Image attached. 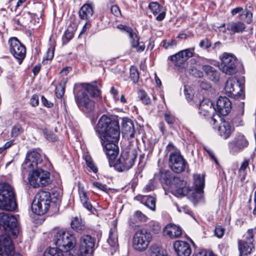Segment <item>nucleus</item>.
I'll return each instance as SVG.
<instances>
[{
  "label": "nucleus",
  "mask_w": 256,
  "mask_h": 256,
  "mask_svg": "<svg viewBox=\"0 0 256 256\" xmlns=\"http://www.w3.org/2000/svg\"><path fill=\"white\" fill-rule=\"evenodd\" d=\"M96 240L90 234L83 235L80 238L79 250L80 255L78 256H92L96 244Z\"/></svg>",
  "instance_id": "10"
},
{
  "label": "nucleus",
  "mask_w": 256,
  "mask_h": 256,
  "mask_svg": "<svg viewBox=\"0 0 256 256\" xmlns=\"http://www.w3.org/2000/svg\"><path fill=\"white\" fill-rule=\"evenodd\" d=\"M175 252L178 256H189L192 252L188 243L182 240H177L174 244Z\"/></svg>",
  "instance_id": "21"
},
{
  "label": "nucleus",
  "mask_w": 256,
  "mask_h": 256,
  "mask_svg": "<svg viewBox=\"0 0 256 256\" xmlns=\"http://www.w3.org/2000/svg\"><path fill=\"white\" fill-rule=\"evenodd\" d=\"M216 106L219 114L226 116L232 110V102L227 97L220 96L217 100Z\"/></svg>",
  "instance_id": "19"
},
{
  "label": "nucleus",
  "mask_w": 256,
  "mask_h": 256,
  "mask_svg": "<svg viewBox=\"0 0 256 256\" xmlns=\"http://www.w3.org/2000/svg\"><path fill=\"white\" fill-rule=\"evenodd\" d=\"M55 245L64 250L68 252L72 250L76 244L75 236L69 231H58L54 235L53 240Z\"/></svg>",
  "instance_id": "4"
},
{
  "label": "nucleus",
  "mask_w": 256,
  "mask_h": 256,
  "mask_svg": "<svg viewBox=\"0 0 256 256\" xmlns=\"http://www.w3.org/2000/svg\"><path fill=\"white\" fill-rule=\"evenodd\" d=\"M221 64L220 69L224 73L228 75L236 74L237 71L236 56L232 54L224 52L220 57Z\"/></svg>",
  "instance_id": "9"
},
{
  "label": "nucleus",
  "mask_w": 256,
  "mask_h": 256,
  "mask_svg": "<svg viewBox=\"0 0 256 256\" xmlns=\"http://www.w3.org/2000/svg\"><path fill=\"white\" fill-rule=\"evenodd\" d=\"M110 10L112 13L116 16L118 17L121 15L120 10L119 8L116 5L112 6Z\"/></svg>",
  "instance_id": "49"
},
{
  "label": "nucleus",
  "mask_w": 256,
  "mask_h": 256,
  "mask_svg": "<svg viewBox=\"0 0 256 256\" xmlns=\"http://www.w3.org/2000/svg\"><path fill=\"white\" fill-rule=\"evenodd\" d=\"M130 40V44L132 48L136 49V50L140 52H143L145 48V45L143 42H140V38L138 34L132 30L128 34Z\"/></svg>",
  "instance_id": "24"
},
{
  "label": "nucleus",
  "mask_w": 256,
  "mask_h": 256,
  "mask_svg": "<svg viewBox=\"0 0 256 256\" xmlns=\"http://www.w3.org/2000/svg\"><path fill=\"white\" fill-rule=\"evenodd\" d=\"M42 102L45 106L48 108L51 107L52 105V104L51 102H48L44 96H42Z\"/></svg>",
  "instance_id": "63"
},
{
  "label": "nucleus",
  "mask_w": 256,
  "mask_h": 256,
  "mask_svg": "<svg viewBox=\"0 0 256 256\" xmlns=\"http://www.w3.org/2000/svg\"><path fill=\"white\" fill-rule=\"evenodd\" d=\"M108 242L109 245L114 248L118 246V232L116 228V222H114V227L111 228L109 232V236L108 239Z\"/></svg>",
  "instance_id": "29"
},
{
  "label": "nucleus",
  "mask_w": 256,
  "mask_h": 256,
  "mask_svg": "<svg viewBox=\"0 0 256 256\" xmlns=\"http://www.w3.org/2000/svg\"><path fill=\"white\" fill-rule=\"evenodd\" d=\"M54 54V49H48L47 51L46 54L44 56L43 58V62L46 64V61L50 60L52 59Z\"/></svg>",
  "instance_id": "45"
},
{
  "label": "nucleus",
  "mask_w": 256,
  "mask_h": 256,
  "mask_svg": "<svg viewBox=\"0 0 256 256\" xmlns=\"http://www.w3.org/2000/svg\"><path fill=\"white\" fill-rule=\"evenodd\" d=\"M248 142L244 136L240 133L236 134L232 140L228 143L230 152L235 155L247 147Z\"/></svg>",
  "instance_id": "12"
},
{
  "label": "nucleus",
  "mask_w": 256,
  "mask_h": 256,
  "mask_svg": "<svg viewBox=\"0 0 256 256\" xmlns=\"http://www.w3.org/2000/svg\"><path fill=\"white\" fill-rule=\"evenodd\" d=\"M178 210L180 212H184L185 214H189L190 216H191L192 218H194V216L192 212L188 208L187 206H184L181 208H178Z\"/></svg>",
  "instance_id": "51"
},
{
  "label": "nucleus",
  "mask_w": 256,
  "mask_h": 256,
  "mask_svg": "<svg viewBox=\"0 0 256 256\" xmlns=\"http://www.w3.org/2000/svg\"><path fill=\"white\" fill-rule=\"evenodd\" d=\"M13 144V140L7 142L2 147H1V152L6 150L10 148Z\"/></svg>",
  "instance_id": "59"
},
{
  "label": "nucleus",
  "mask_w": 256,
  "mask_h": 256,
  "mask_svg": "<svg viewBox=\"0 0 256 256\" xmlns=\"http://www.w3.org/2000/svg\"><path fill=\"white\" fill-rule=\"evenodd\" d=\"M22 128L20 124H15L12 128L11 135L12 137H16L22 132Z\"/></svg>",
  "instance_id": "43"
},
{
  "label": "nucleus",
  "mask_w": 256,
  "mask_h": 256,
  "mask_svg": "<svg viewBox=\"0 0 256 256\" xmlns=\"http://www.w3.org/2000/svg\"><path fill=\"white\" fill-rule=\"evenodd\" d=\"M147 217L144 214L141 212L137 210L134 212L132 216H130L129 220V225L132 227H135L137 226V224L141 222H146Z\"/></svg>",
  "instance_id": "30"
},
{
  "label": "nucleus",
  "mask_w": 256,
  "mask_h": 256,
  "mask_svg": "<svg viewBox=\"0 0 256 256\" xmlns=\"http://www.w3.org/2000/svg\"><path fill=\"white\" fill-rule=\"evenodd\" d=\"M249 164L248 160H244L241 164L239 170L240 172L244 171Z\"/></svg>",
  "instance_id": "58"
},
{
  "label": "nucleus",
  "mask_w": 256,
  "mask_h": 256,
  "mask_svg": "<svg viewBox=\"0 0 256 256\" xmlns=\"http://www.w3.org/2000/svg\"><path fill=\"white\" fill-rule=\"evenodd\" d=\"M202 69L209 80L214 82L219 80L220 74L214 68L210 65L205 64L202 66Z\"/></svg>",
  "instance_id": "26"
},
{
  "label": "nucleus",
  "mask_w": 256,
  "mask_h": 256,
  "mask_svg": "<svg viewBox=\"0 0 256 256\" xmlns=\"http://www.w3.org/2000/svg\"><path fill=\"white\" fill-rule=\"evenodd\" d=\"M211 46L210 42L206 38L202 40L200 43V46L204 48H208Z\"/></svg>",
  "instance_id": "47"
},
{
  "label": "nucleus",
  "mask_w": 256,
  "mask_h": 256,
  "mask_svg": "<svg viewBox=\"0 0 256 256\" xmlns=\"http://www.w3.org/2000/svg\"><path fill=\"white\" fill-rule=\"evenodd\" d=\"M95 130L107 157L110 160L114 159L119 152L118 147L116 144L120 136L118 122L103 115L98 120Z\"/></svg>",
  "instance_id": "1"
},
{
  "label": "nucleus",
  "mask_w": 256,
  "mask_h": 256,
  "mask_svg": "<svg viewBox=\"0 0 256 256\" xmlns=\"http://www.w3.org/2000/svg\"><path fill=\"white\" fill-rule=\"evenodd\" d=\"M252 17V14L250 10H244V12L241 18L244 20L248 23L251 22Z\"/></svg>",
  "instance_id": "44"
},
{
  "label": "nucleus",
  "mask_w": 256,
  "mask_h": 256,
  "mask_svg": "<svg viewBox=\"0 0 256 256\" xmlns=\"http://www.w3.org/2000/svg\"><path fill=\"white\" fill-rule=\"evenodd\" d=\"M224 229L221 226H216L215 228L216 236L219 238H222L224 235Z\"/></svg>",
  "instance_id": "52"
},
{
  "label": "nucleus",
  "mask_w": 256,
  "mask_h": 256,
  "mask_svg": "<svg viewBox=\"0 0 256 256\" xmlns=\"http://www.w3.org/2000/svg\"><path fill=\"white\" fill-rule=\"evenodd\" d=\"M226 24H223L221 26H220L218 27V30L220 34H225L226 33V31H228V30H226Z\"/></svg>",
  "instance_id": "64"
},
{
  "label": "nucleus",
  "mask_w": 256,
  "mask_h": 256,
  "mask_svg": "<svg viewBox=\"0 0 256 256\" xmlns=\"http://www.w3.org/2000/svg\"><path fill=\"white\" fill-rule=\"evenodd\" d=\"M194 55V49L186 48L180 51L169 57L176 66H181L187 60Z\"/></svg>",
  "instance_id": "16"
},
{
  "label": "nucleus",
  "mask_w": 256,
  "mask_h": 256,
  "mask_svg": "<svg viewBox=\"0 0 256 256\" xmlns=\"http://www.w3.org/2000/svg\"><path fill=\"white\" fill-rule=\"evenodd\" d=\"M149 8L154 14H157L160 12V5L156 2H152L149 4Z\"/></svg>",
  "instance_id": "42"
},
{
  "label": "nucleus",
  "mask_w": 256,
  "mask_h": 256,
  "mask_svg": "<svg viewBox=\"0 0 256 256\" xmlns=\"http://www.w3.org/2000/svg\"><path fill=\"white\" fill-rule=\"evenodd\" d=\"M194 190L196 193L200 194L204 186V177L200 174H194Z\"/></svg>",
  "instance_id": "31"
},
{
  "label": "nucleus",
  "mask_w": 256,
  "mask_h": 256,
  "mask_svg": "<svg viewBox=\"0 0 256 256\" xmlns=\"http://www.w3.org/2000/svg\"><path fill=\"white\" fill-rule=\"evenodd\" d=\"M1 256H14V246L12 238H16L19 232L16 217L12 214L1 212Z\"/></svg>",
  "instance_id": "2"
},
{
  "label": "nucleus",
  "mask_w": 256,
  "mask_h": 256,
  "mask_svg": "<svg viewBox=\"0 0 256 256\" xmlns=\"http://www.w3.org/2000/svg\"><path fill=\"white\" fill-rule=\"evenodd\" d=\"M78 194L80 202L82 205L88 210L91 212L92 209V206L89 202V198L88 192L85 190L84 187L80 184H78Z\"/></svg>",
  "instance_id": "25"
},
{
  "label": "nucleus",
  "mask_w": 256,
  "mask_h": 256,
  "mask_svg": "<svg viewBox=\"0 0 256 256\" xmlns=\"http://www.w3.org/2000/svg\"><path fill=\"white\" fill-rule=\"evenodd\" d=\"M122 134L126 137L133 138L135 132L134 126L132 121L127 118L122 119Z\"/></svg>",
  "instance_id": "23"
},
{
  "label": "nucleus",
  "mask_w": 256,
  "mask_h": 256,
  "mask_svg": "<svg viewBox=\"0 0 256 256\" xmlns=\"http://www.w3.org/2000/svg\"><path fill=\"white\" fill-rule=\"evenodd\" d=\"M154 188V185L152 182H150L144 188V190L146 192L153 190Z\"/></svg>",
  "instance_id": "60"
},
{
  "label": "nucleus",
  "mask_w": 256,
  "mask_h": 256,
  "mask_svg": "<svg viewBox=\"0 0 256 256\" xmlns=\"http://www.w3.org/2000/svg\"><path fill=\"white\" fill-rule=\"evenodd\" d=\"M216 110L214 104L209 99H204L200 103L198 108V113L204 116H214Z\"/></svg>",
  "instance_id": "18"
},
{
  "label": "nucleus",
  "mask_w": 256,
  "mask_h": 256,
  "mask_svg": "<svg viewBox=\"0 0 256 256\" xmlns=\"http://www.w3.org/2000/svg\"><path fill=\"white\" fill-rule=\"evenodd\" d=\"M8 43L10 52L18 60L19 64H20L26 56V47L16 37L11 38Z\"/></svg>",
  "instance_id": "13"
},
{
  "label": "nucleus",
  "mask_w": 256,
  "mask_h": 256,
  "mask_svg": "<svg viewBox=\"0 0 256 256\" xmlns=\"http://www.w3.org/2000/svg\"><path fill=\"white\" fill-rule=\"evenodd\" d=\"M38 96L36 94L32 96L30 100V104L32 106H36L38 104Z\"/></svg>",
  "instance_id": "53"
},
{
  "label": "nucleus",
  "mask_w": 256,
  "mask_h": 256,
  "mask_svg": "<svg viewBox=\"0 0 256 256\" xmlns=\"http://www.w3.org/2000/svg\"><path fill=\"white\" fill-rule=\"evenodd\" d=\"M138 98L144 104H148L150 103V99L144 91L140 90L138 92Z\"/></svg>",
  "instance_id": "41"
},
{
  "label": "nucleus",
  "mask_w": 256,
  "mask_h": 256,
  "mask_svg": "<svg viewBox=\"0 0 256 256\" xmlns=\"http://www.w3.org/2000/svg\"><path fill=\"white\" fill-rule=\"evenodd\" d=\"M26 0H18L16 2H14V0H10L11 4H14L16 8H18L24 2H25Z\"/></svg>",
  "instance_id": "62"
},
{
  "label": "nucleus",
  "mask_w": 256,
  "mask_h": 256,
  "mask_svg": "<svg viewBox=\"0 0 256 256\" xmlns=\"http://www.w3.org/2000/svg\"><path fill=\"white\" fill-rule=\"evenodd\" d=\"M152 239V234L145 229L137 230L132 238L134 248L140 252H144Z\"/></svg>",
  "instance_id": "6"
},
{
  "label": "nucleus",
  "mask_w": 256,
  "mask_h": 256,
  "mask_svg": "<svg viewBox=\"0 0 256 256\" xmlns=\"http://www.w3.org/2000/svg\"><path fill=\"white\" fill-rule=\"evenodd\" d=\"M164 234L170 238H179L182 234L180 227L174 224H168L164 229Z\"/></svg>",
  "instance_id": "22"
},
{
  "label": "nucleus",
  "mask_w": 256,
  "mask_h": 256,
  "mask_svg": "<svg viewBox=\"0 0 256 256\" xmlns=\"http://www.w3.org/2000/svg\"><path fill=\"white\" fill-rule=\"evenodd\" d=\"M177 44V42L174 40H170L168 42H164L163 44V46L166 48L167 49L168 48L172 46H176Z\"/></svg>",
  "instance_id": "55"
},
{
  "label": "nucleus",
  "mask_w": 256,
  "mask_h": 256,
  "mask_svg": "<svg viewBox=\"0 0 256 256\" xmlns=\"http://www.w3.org/2000/svg\"><path fill=\"white\" fill-rule=\"evenodd\" d=\"M85 90L89 93L92 97H98L100 94V91L98 87L94 84H86L84 86Z\"/></svg>",
  "instance_id": "35"
},
{
  "label": "nucleus",
  "mask_w": 256,
  "mask_h": 256,
  "mask_svg": "<svg viewBox=\"0 0 256 256\" xmlns=\"http://www.w3.org/2000/svg\"><path fill=\"white\" fill-rule=\"evenodd\" d=\"M18 208L14 188L1 179V210L14 212Z\"/></svg>",
  "instance_id": "3"
},
{
  "label": "nucleus",
  "mask_w": 256,
  "mask_h": 256,
  "mask_svg": "<svg viewBox=\"0 0 256 256\" xmlns=\"http://www.w3.org/2000/svg\"><path fill=\"white\" fill-rule=\"evenodd\" d=\"M42 160L40 154L36 151H32L27 154L24 166L33 170L38 168V165L41 163Z\"/></svg>",
  "instance_id": "17"
},
{
  "label": "nucleus",
  "mask_w": 256,
  "mask_h": 256,
  "mask_svg": "<svg viewBox=\"0 0 256 256\" xmlns=\"http://www.w3.org/2000/svg\"><path fill=\"white\" fill-rule=\"evenodd\" d=\"M254 231H256V228L249 229L248 230L246 236L247 240L246 242L243 240H238L240 256H242V254H249L251 252L252 249L254 248L252 238Z\"/></svg>",
  "instance_id": "15"
},
{
  "label": "nucleus",
  "mask_w": 256,
  "mask_h": 256,
  "mask_svg": "<svg viewBox=\"0 0 256 256\" xmlns=\"http://www.w3.org/2000/svg\"><path fill=\"white\" fill-rule=\"evenodd\" d=\"M51 202L50 194L46 191H40L35 196L32 204V212L38 215L47 212Z\"/></svg>",
  "instance_id": "5"
},
{
  "label": "nucleus",
  "mask_w": 256,
  "mask_h": 256,
  "mask_svg": "<svg viewBox=\"0 0 256 256\" xmlns=\"http://www.w3.org/2000/svg\"><path fill=\"white\" fill-rule=\"evenodd\" d=\"M174 181L178 182L180 184V186L177 188L176 190L175 193L178 196H184L185 192L187 190V188L185 187L186 182L184 181H181L178 178L174 179Z\"/></svg>",
  "instance_id": "39"
},
{
  "label": "nucleus",
  "mask_w": 256,
  "mask_h": 256,
  "mask_svg": "<svg viewBox=\"0 0 256 256\" xmlns=\"http://www.w3.org/2000/svg\"><path fill=\"white\" fill-rule=\"evenodd\" d=\"M130 78L134 83L138 82L139 78L138 70L136 66H132L130 68Z\"/></svg>",
  "instance_id": "40"
},
{
  "label": "nucleus",
  "mask_w": 256,
  "mask_h": 256,
  "mask_svg": "<svg viewBox=\"0 0 256 256\" xmlns=\"http://www.w3.org/2000/svg\"><path fill=\"white\" fill-rule=\"evenodd\" d=\"M226 30L230 34L242 32L246 28L245 24L240 22H231L226 24Z\"/></svg>",
  "instance_id": "27"
},
{
  "label": "nucleus",
  "mask_w": 256,
  "mask_h": 256,
  "mask_svg": "<svg viewBox=\"0 0 256 256\" xmlns=\"http://www.w3.org/2000/svg\"><path fill=\"white\" fill-rule=\"evenodd\" d=\"M218 131L221 137L224 139H227L231 135L232 132V128L228 122L224 121L221 122L218 126Z\"/></svg>",
  "instance_id": "28"
},
{
  "label": "nucleus",
  "mask_w": 256,
  "mask_h": 256,
  "mask_svg": "<svg viewBox=\"0 0 256 256\" xmlns=\"http://www.w3.org/2000/svg\"><path fill=\"white\" fill-rule=\"evenodd\" d=\"M76 100L79 108L86 113L92 112L95 108L94 102L84 92L80 93Z\"/></svg>",
  "instance_id": "14"
},
{
  "label": "nucleus",
  "mask_w": 256,
  "mask_h": 256,
  "mask_svg": "<svg viewBox=\"0 0 256 256\" xmlns=\"http://www.w3.org/2000/svg\"><path fill=\"white\" fill-rule=\"evenodd\" d=\"M93 185L94 186L97 188L99 190H102L104 192H106L107 190V188L106 187L105 185H104V184H100L98 182H94L93 183Z\"/></svg>",
  "instance_id": "56"
},
{
  "label": "nucleus",
  "mask_w": 256,
  "mask_h": 256,
  "mask_svg": "<svg viewBox=\"0 0 256 256\" xmlns=\"http://www.w3.org/2000/svg\"><path fill=\"white\" fill-rule=\"evenodd\" d=\"M118 28L120 30H124L128 34L132 30L131 28L123 24L118 25Z\"/></svg>",
  "instance_id": "57"
},
{
  "label": "nucleus",
  "mask_w": 256,
  "mask_h": 256,
  "mask_svg": "<svg viewBox=\"0 0 256 256\" xmlns=\"http://www.w3.org/2000/svg\"><path fill=\"white\" fill-rule=\"evenodd\" d=\"M42 256H64L62 250L58 248H47Z\"/></svg>",
  "instance_id": "37"
},
{
  "label": "nucleus",
  "mask_w": 256,
  "mask_h": 256,
  "mask_svg": "<svg viewBox=\"0 0 256 256\" xmlns=\"http://www.w3.org/2000/svg\"><path fill=\"white\" fill-rule=\"evenodd\" d=\"M168 164L170 169L178 174L184 172L188 166L187 162L178 152H174L170 154Z\"/></svg>",
  "instance_id": "11"
},
{
  "label": "nucleus",
  "mask_w": 256,
  "mask_h": 256,
  "mask_svg": "<svg viewBox=\"0 0 256 256\" xmlns=\"http://www.w3.org/2000/svg\"><path fill=\"white\" fill-rule=\"evenodd\" d=\"M137 154L135 150L122 151L115 162L116 170L119 172L128 170L133 166Z\"/></svg>",
  "instance_id": "7"
},
{
  "label": "nucleus",
  "mask_w": 256,
  "mask_h": 256,
  "mask_svg": "<svg viewBox=\"0 0 256 256\" xmlns=\"http://www.w3.org/2000/svg\"><path fill=\"white\" fill-rule=\"evenodd\" d=\"M244 12V9L242 7H237L232 10L231 13L232 16H234L238 14V16L242 17Z\"/></svg>",
  "instance_id": "48"
},
{
  "label": "nucleus",
  "mask_w": 256,
  "mask_h": 256,
  "mask_svg": "<svg viewBox=\"0 0 256 256\" xmlns=\"http://www.w3.org/2000/svg\"><path fill=\"white\" fill-rule=\"evenodd\" d=\"M71 227L78 232H82L86 229V226L82 224L81 219L75 217L71 222Z\"/></svg>",
  "instance_id": "34"
},
{
  "label": "nucleus",
  "mask_w": 256,
  "mask_h": 256,
  "mask_svg": "<svg viewBox=\"0 0 256 256\" xmlns=\"http://www.w3.org/2000/svg\"><path fill=\"white\" fill-rule=\"evenodd\" d=\"M164 118L168 124H170L174 123V118L170 113H166L164 115Z\"/></svg>",
  "instance_id": "50"
},
{
  "label": "nucleus",
  "mask_w": 256,
  "mask_h": 256,
  "mask_svg": "<svg viewBox=\"0 0 256 256\" xmlns=\"http://www.w3.org/2000/svg\"><path fill=\"white\" fill-rule=\"evenodd\" d=\"M50 176L48 172L40 168H37L32 170L29 178V182L34 188L45 186L49 184L51 182Z\"/></svg>",
  "instance_id": "8"
},
{
  "label": "nucleus",
  "mask_w": 256,
  "mask_h": 256,
  "mask_svg": "<svg viewBox=\"0 0 256 256\" xmlns=\"http://www.w3.org/2000/svg\"><path fill=\"white\" fill-rule=\"evenodd\" d=\"M110 93L113 95L114 98L115 100H118V91L114 86H112L110 89Z\"/></svg>",
  "instance_id": "61"
},
{
  "label": "nucleus",
  "mask_w": 256,
  "mask_h": 256,
  "mask_svg": "<svg viewBox=\"0 0 256 256\" xmlns=\"http://www.w3.org/2000/svg\"><path fill=\"white\" fill-rule=\"evenodd\" d=\"M196 256H215L213 252L211 251L206 250H201Z\"/></svg>",
  "instance_id": "54"
},
{
  "label": "nucleus",
  "mask_w": 256,
  "mask_h": 256,
  "mask_svg": "<svg viewBox=\"0 0 256 256\" xmlns=\"http://www.w3.org/2000/svg\"><path fill=\"white\" fill-rule=\"evenodd\" d=\"M156 198L152 196H144L141 198V202L154 211L156 208Z\"/></svg>",
  "instance_id": "33"
},
{
  "label": "nucleus",
  "mask_w": 256,
  "mask_h": 256,
  "mask_svg": "<svg viewBox=\"0 0 256 256\" xmlns=\"http://www.w3.org/2000/svg\"><path fill=\"white\" fill-rule=\"evenodd\" d=\"M32 15L29 12H24L20 18L16 20L19 24L24 26V24L28 23L32 18Z\"/></svg>",
  "instance_id": "38"
},
{
  "label": "nucleus",
  "mask_w": 256,
  "mask_h": 256,
  "mask_svg": "<svg viewBox=\"0 0 256 256\" xmlns=\"http://www.w3.org/2000/svg\"><path fill=\"white\" fill-rule=\"evenodd\" d=\"M93 12L92 6L89 4H85L80 9L79 16L82 19H88L92 16Z\"/></svg>",
  "instance_id": "32"
},
{
  "label": "nucleus",
  "mask_w": 256,
  "mask_h": 256,
  "mask_svg": "<svg viewBox=\"0 0 256 256\" xmlns=\"http://www.w3.org/2000/svg\"><path fill=\"white\" fill-rule=\"evenodd\" d=\"M150 256H167L166 252L156 245L152 246L150 249Z\"/></svg>",
  "instance_id": "36"
},
{
  "label": "nucleus",
  "mask_w": 256,
  "mask_h": 256,
  "mask_svg": "<svg viewBox=\"0 0 256 256\" xmlns=\"http://www.w3.org/2000/svg\"><path fill=\"white\" fill-rule=\"evenodd\" d=\"M56 94L58 98H61L64 95V88L62 84H60L58 86L56 87Z\"/></svg>",
  "instance_id": "46"
},
{
  "label": "nucleus",
  "mask_w": 256,
  "mask_h": 256,
  "mask_svg": "<svg viewBox=\"0 0 256 256\" xmlns=\"http://www.w3.org/2000/svg\"><path fill=\"white\" fill-rule=\"evenodd\" d=\"M239 85L238 80L236 78H230L226 82L224 88L225 93L228 96H236L237 94H238L239 92H238L234 93L236 89H238L240 91L242 90V88L239 86Z\"/></svg>",
  "instance_id": "20"
}]
</instances>
